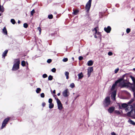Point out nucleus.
<instances>
[{"label":"nucleus","instance_id":"nucleus-1","mask_svg":"<svg viewBox=\"0 0 135 135\" xmlns=\"http://www.w3.org/2000/svg\"><path fill=\"white\" fill-rule=\"evenodd\" d=\"M127 74L123 75L119 79L116 80V83H120V84L122 85L123 87L128 86V83L125 82L127 79Z\"/></svg>","mask_w":135,"mask_h":135},{"label":"nucleus","instance_id":"nucleus-2","mask_svg":"<svg viewBox=\"0 0 135 135\" xmlns=\"http://www.w3.org/2000/svg\"><path fill=\"white\" fill-rule=\"evenodd\" d=\"M16 60L17 61L14 64L13 66L12 69V70L13 71H16L19 69V64H20V60L19 59H17Z\"/></svg>","mask_w":135,"mask_h":135},{"label":"nucleus","instance_id":"nucleus-3","mask_svg":"<svg viewBox=\"0 0 135 135\" xmlns=\"http://www.w3.org/2000/svg\"><path fill=\"white\" fill-rule=\"evenodd\" d=\"M92 0H89L85 6V8L86 10V12L87 13V14H86V15L88 16H89V15L88 13L89 12V11L91 7Z\"/></svg>","mask_w":135,"mask_h":135},{"label":"nucleus","instance_id":"nucleus-4","mask_svg":"<svg viewBox=\"0 0 135 135\" xmlns=\"http://www.w3.org/2000/svg\"><path fill=\"white\" fill-rule=\"evenodd\" d=\"M110 97L107 96L105 98L103 102V104L104 107H107L110 104Z\"/></svg>","mask_w":135,"mask_h":135},{"label":"nucleus","instance_id":"nucleus-5","mask_svg":"<svg viewBox=\"0 0 135 135\" xmlns=\"http://www.w3.org/2000/svg\"><path fill=\"white\" fill-rule=\"evenodd\" d=\"M56 100L57 103L58 108L60 110H61L63 108V107L61 101L58 98L56 99Z\"/></svg>","mask_w":135,"mask_h":135},{"label":"nucleus","instance_id":"nucleus-6","mask_svg":"<svg viewBox=\"0 0 135 135\" xmlns=\"http://www.w3.org/2000/svg\"><path fill=\"white\" fill-rule=\"evenodd\" d=\"M10 119V118L8 117L5 118L3 120L1 128L3 129L6 126V125L7 124Z\"/></svg>","mask_w":135,"mask_h":135},{"label":"nucleus","instance_id":"nucleus-7","mask_svg":"<svg viewBox=\"0 0 135 135\" xmlns=\"http://www.w3.org/2000/svg\"><path fill=\"white\" fill-rule=\"evenodd\" d=\"M118 105L119 106V108L120 109L123 108H126L128 106V105L126 103H123L121 104L119 103H117Z\"/></svg>","mask_w":135,"mask_h":135},{"label":"nucleus","instance_id":"nucleus-8","mask_svg":"<svg viewBox=\"0 0 135 135\" xmlns=\"http://www.w3.org/2000/svg\"><path fill=\"white\" fill-rule=\"evenodd\" d=\"M68 90V89H66L63 91L62 95L64 97H67L69 95V93Z\"/></svg>","mask_w":135,"mask_h":135},{"label":"nucleus","instance_id":"nucleus-9","mask_svg":"<svg viewBox=\"0 0 135 135\" xmlns=\"http://www.w3.org/2000/svg\"><path fill=\"white\" fill-rule=\"evenodd\" d=\"M116 94V92L115 91H114L112 92L111 94V98L112 100H115Z\"/></svg>","mask_w":135,"mask_h":135},{"label":"nucleus","instance_id":"nucleus-10","mask_svg":"<svg viewBox=\"0 0 135 135\" xmlns=\"http://www.w3.org/2000/svg\"><path fill=\"white\" fill-rule=\"evenodd\" d=\"M104 31L107 33H109L111 30V28L109 26H108L107 27H104Z\"/></svg>","mask_w":135,"mask_h":135},{"label":"nucleus","instance_id":"nucleus-11","mask_svg":"<svg viewBox=\"0 0 135 135\" xmlns=\"http://www.w3.org/2000/svg\"><path fill=\"white\" fill-rule=\"evenodd\" d=\"M115 108L114 106H112L110 107L108 109V111L109 113H112L115 110Z\"/></svg>","mask_w":135,"mask_h":135},{"label":"nucleus","instance_id":"nucleus-12","mask_svg":"<svg viewBox=\"0 0 135 135\" xmlns=\"http://www.w3.org/2000/svg\"><path fill=\"white\" fill-rule=\"evenodd\" d=\"M8 52V50H6L2 54V57H4L5 58V57L6 56Z\"/></svg>","mask_w":135,"mask_h":135},{"label":"nucleus","instance_id":"nucleus-13","mask_svg":"<svg viewBox=\"0 0 135 135\" xmlns=\"http://www.w3.org/2000/svg\"><path fill=\"white\" fill-rule=\"evenodd\" d=\"M78 79H81L83 77V75L82 72L79 73L78 74Z\"/></svg>","mask_w":135,"mask_h":135},{"label":"nucleus","instance_id":"nucleus-14","mask_svg":"<svg viewBox=\"0 0 135 135\" xmlns=\"http://www.w3.org/2000/svg\"><path fill=\"white\" fill-rule=\"evenodd\" d=\"M116 82H117V81H116L114 83V84H113V85H112V86L111 88V89L112 90H114L115 88V86H116L117 84L118 83H116Z\"/></svg>","mask_w":135,"mask_h":135},{"label":"nucleus","instance_id":"nucleus-15","mask_svg":"<svg viewBox=\"0 0 135 135\" xmlns=\"http://www.w3.org/2000/svg\"><path fill=\"white\" fill-rule=\"evenodd\" d=\"M3 32L4 34L5 35H7V32L6 27H4L3 29Z\"/></svg>","mask_w":135,"mask_h":135},{"label":"nucleus","instance_id":"nucleus-16","mask_svg":"<svg viewBox=\"0 0 135 135\" xmlns=\"http://www.w3.org/2000/svg\"><path fill=\"white\" fill-rule=\"evenodd\" d=\"M93 62L92 60L89 61L87 62L88 65V66H91L93 64Z\"/></svg>","mask_w":135,"mask_h":135},{"label":"nucleus","instance_id":"nucleus-17","mask_svg":"<svg viewBox=\"0 0 135 135\" xmlns=\"http://www.w3.org/2000/svg\"><path fill=\"white\" fill-rule=\"evenodd\" d=\"M128 122L130 123L131 124L134 125H135V122L131 119H129L128 121Z\"/></svg>","mask_w":135,"mask_h":135},{"label":"nucleus","instance_id":"nucleus-18","mask_svg":"<svg viewBox=\"0 0 135 135\" xmlns=\"http://www.w3.org/2000/svg\"><path fill=\"white\" fill-rule=\"evenodd\" d=\"M73 14L75 15H77L79 12V11L78 10H75L74 9L73 10Z\"/></svg>","mask_w":135,"mask_h":135},{"label":"nucleus","instance_id":"nucleus-19","mask_svg":"<svg viewBox=\"0 0 135 135\" xmlns=\"http://www.w3.org/2000/svg\"><path fill=\"white\" fill-rule=\"evenodd\" d=\"M93 71V68L92 67L89 68L88 69V72L90 73H91Z\"/></svg>","mask_w":135,"mask_h":135},{"label":"nucleus","instance_id":"nucleus-20","mask_svg":"<svg viewBox=\"0 0 135 135\" xmlns=\"http://www.w3.org/2000/svg\"><path fill=\"white\" fill-rule=\"evenodd\" d=\"M69 73L68 71H66L65 73V75L66 76V79H67L69 78Z\"/></svg>","mask_w":135,"mask_h":135},{"label":"nucleus","instance_id":"nucleus-21","mask_svg":"<svg viewBox=\"0 0 135 135\" xmlns=\"http://www.w3.org/2000/svg\"><path fill=\"white\" fill-rule=\"evenodd\" d=\"M131 88L133 93L135 92V86L134 85H133V86H131Z\"/></svg>","mask_w":135,"mask_h":135},{"label":"nucleus","instance_id":"nucleus-22","mask_svg":"<svg viewBox=\"0 0 135 135\" xmlns=\"http://www.w3.org/2000/svg\"><path fill=\"white\" fill-rule=\"evenodd\" d=\"M114 113L118 115H120L121 114V113L119 111L117 110H114Z\"/></svg>","mask_w":135,"mask_h":135},{"label":"nucleus","instance_id":"nucleus-23","mask_svg":"<svg viewBox=\"0 0 135 135\" xmlns=\"http://www.w3.org/2000/svg\"><path fill=\"white\" fill-rule=\"evenodd\" d=\"M54 107V104L52 103H51L49 104V108L50 109Z\"/></svg>","mask_w":135,"mask_h":135},{"label":"nucleus","instance_id":"nucleus-24","mask_svg":"<svg viewBox=\"0 0 135 135\" xmlns=\"http://www.w3.org/2000/svg\"><path fill=\"white\" fill-rule=\"evenodd\" d=\"M134 109L133 108H132V109H131V111L128 112L127 113V115L129 116H130L131 115V113L133 111Z\"/></svg>","mask_w":135,"mask_h":135},{"label":"nucleus","instance_id":"nucleus-25","mask_svg":"<svg viewBox=\"0 0 135 135\" xmlns=\"http://www.w3.org/2000/svg\"><path fill=\"white\" fill-rule=\"evenodd\" d=\"M21 65L23 66H25L26 65V62L24 60L22 61L21 62Z\"/></svg>","mask_w":135,"mask_h":135},{"label":"nucleus","instance_id":"nucleus-26","mask_svg":"<svg viewBox=\"0 0 135 135\" xmlns=\"http://www.w3.org/2000/svg\"><path fill=\"white\" fill-rule=\"evenodd\" d=\"M134 98L131 99V100L129 102H128V104H131L134 101Z\"/></svg>","mask_w":135,"mask_h":135},{"label":"nucleus","instance_id":"nucleus-27","mask_svg":"<svg viewBox=\"0 0 135 135\" xmlns=\"http://www.w3.org/2000/svg\"><path fill=\"white\" fill-rule=\"evenodd\" d=\"M53 76L51 75H49L48 78V80H49L51 81L53 79Z\"/></svg>","mask_w":135,"mask_h":135},{"label":"nucleus","instance_id":"nucleus-28","mask_svg":"<svg viewBox=\"0 0 135 135\" xmlns=\"http://www.w3.org/2000/svg\"><path fill=\"white\" fill-rule=\"evenodd\" d=\"M11 22L13 25L15 24L16 23V21L15 20L13 19H11Z\"/></svg>","mask_w":135,"mask_h":135},{"label":"nucleus","instance_id":"nucleus-29","mask_svg":"<svg viewBox=\"0 0 135 135\" xmlns=\"http://www.w3.org/2000/svg\"><path fill=\"white\" fill-rule=\"evenodd\" d=\"M130 78H131L132 81H133V83L135 81V78L133 76L131 75L130 76Z\"/></svg>","mask_w":135,"mask_h":135},{"label":"nucleus","instance_id":"nucleus-30","mask_svg":"<svg viewBox=\"0 0 135 135\" xmlns=\"http://www.w3.org/2000/svg\"><path fill=\"white\" fill-rule=\"evenodd\" d=\"M41 91V89L40 88H37L36 91L37 93H38Z\"/></svg>","mask_w":135,"mask_h":135},{"label":"nucleus","instance_id":"nucleus-31","mask_svg":"<svg viewBox=\"0 0 135 135\" xmlns=\"http://www.w3.org/2000/svg\"><path fill=\"white\" fill-rule=\"evenodd\" d=\"M23 26L24 28H27L28 27V25L27 23H24Z\"/></svg>","mask_w":135,"mask_h":135},{"label":"nucleus","instance_id":"nucleus-32","mask_svg":"<svg viewBox=\"0 0 135 135\" xmlns=\"http://www.w3.org/2000/svg\"><path fill=\"white\" fill-rule=\"evenodd\" d=\"M48 17L49 19H52L53 18V15L52 14L49 15Z\"/></svg>","mask_w":135,"mask_h":135},{"label":"nucleus","instance_id":"nucleus-33","mask_svg":"<svg viewBox=\"0 0 135 135\" xmlns=\"http://www.w3.org/2000/svg\"><path fill=\"white\" fill-rule=\"evenodd\" d=\"M35 13V11L34 9H33L31 11V16H32L34 13Z\"/></svg>","mask_w":135,"mask_h":135},{"label":"nucleus","instance_id":"nucleus-34","mask_svg":"<svg viewBox=\"0 0 135 135\" xmlns=\"http://www.w3.org/2000/svg\"><path fill=\"white\" fill-rule=\"evenodd\" d=\"M68 59L67 58H64L62 60V61L64 62H66L68 61Z\"/></svg>","mask_w":135,"mask_h":135},{"label":"nucleus","instance_id":"nucleus-35","mask_svg":"<svg viewBox=\"0 0 135 135\" xmlns=\"http://www.w3.org/2000/svg\"><path fill=\"white\" fill-rule=\"evenodd\" d=\"M126 32L127 33H129L131 31V29L130 28H127L126 29Z\"/></svg>","mask_w":135,"mask_h":135},{"label":"nucleus","instance_id":"nucleus-36","mask_svg":"<svg viewBox=\"0 0 135 135\" xmlns=\"http://www.w3.org/2000/svg\"><path fill=\"white\" fill-rule=\"evenodd\" d=\"M70 86L71 88H73L75 87V85H74V84L73 83H72L70 84Z\"/></svg>","mask_w":135,"mask_h":135},{"label":"nucleus","instance_id":"nucleus-37","mask_svg":"<svg viewBox=\"0 0 135 135\" xmlns=\"http://www.w3.org/2000/svg\"><path fill=\"white\" fill-rule=\"evenodd\" d=\"M56 69L55 68H52L51 70V71L53 73H55L56 71Z\"/></svg>","mask_w":135,"mask_h":135},{"label":"nucleus","instance_id":"nucleus-38","mask_svg":"<svg viewBox=\"0 0 135 135\" xmlns=\"http://www.w3.org/2000/svg\"><path fill=\"white\" fill-rule=\"evenodd\" d=\"M79 60H83V56H79Z\"/></svg>","mask_w":135,"mask_h":135},{"label":"nucleus","instance_id":"nucleus-39","mask_svg":"<svg viewBox=\"0 0 135 135\" xmlns=\"http://www.w3.org/2000/svg\"><path fill=\"white\" fill-rule=\"evenodd\" d=\"M47 77V75L46 74H44L42 75V77L44 78H45Z\"/></svg>","mask_w":135,"mask_h":135},{"label":"nucleus","instance_id":"nucleus-40","mask_svg":"<svg viewBox=\"0 0 135 135\" xmlns=\"http://www.w3.org/2000/svg\"><path fill=\"white\" fill-rule=\"evenodd\" d=\"M52 99L51 98H50L48 102H49V103L50 104H51V103H52Z\"/></svg>","mask_w":135,"mask_h":135},{"label":"nucleus","instance_id":"nucleus-41","mask_svg":"<svg viewBox=\"0 0 135 135\" xmlns=\"http://www.w3.org/2000/svg\"><path fill=\"white\" fill-rule=\"evenodd\" d=\"M51 61L52 60L50 59H48L47 61V62L48 63H50Z\"/></svg>","mask_w":135,"mask_h":135},{"label":"nucleus","instance_id":"nucleus-42","mask_svg":"<svg viewBox=\"0 0 135 135\" xmlns=\"http://www.w3.org/2000/svg\"><path fill=\"white\" fill-rule=\"evenodd\" d=\"M38 30L39 31V34H41V28L39 27L38 28Z\"/></svg>","mask_w":135,"mask_h":135},{"label":"nucleus","instance_id":"nucleus-43","mask_svg":"<svg viewBox=\"0 0 135 135\" xmlns=\"http://www.w3.org/2000/svg\"><path fill=\"white\" fill-rule=\"evenodd\" d=\"M40 96L41 97L44 98L45 97V94L44 93H42L41 94Z\"/></svg>","mask_w":135,"mask_h":135},{"label":"nucleus","instance_id":"nucleus-44","mask_svg":"<svg viewBox=\"0 0 135 135\" xmlns=\"http://www.w3.org/2000/svg\"><path fill=\"white\" fill-rule=\"evenodd\" d=\"M108 55L109 56H111L113 55V53L111 51H109L108 53Z\"/></svg>","mask_w":135,"mask_h":135},{"label":"nucleus","instance_id":"nucleus-45","mask_svg":"<svg viewBox=\"0 0 135 135\" xmlns=\"http://www.w3.org/2000/svg\"><path fill=\"white\" fill-rule=\"evenodd\" d=\"M97 27H95V28H94V30L95 31V34H96L97 33Z\"/></svg>","mask_w":135,"mask_h":135},{"label":"nucleus","instance_id":"nucleus-46","mask_svg":"<svg viewBox=\"0 0 135 135\" xmlns=\"http://www.w3.org/2000/svg\"><path fill=\"white\" fill-rule=\"evenodd\" d=\"M119 70V69L118 68L115 69L114 71V72L115 73H116L118 72V70Z\"/></svg>","mask_w":135,"mask_h":135},{"label":"nucleus","instance_id":"nucleus-47","mask_svg":"<svg viewBox=\"0 0 135 135\" xmlns=\"http://www.w3.org/2000/svg\"><path fill=\"white\" fill-rule=\"evenodd\" d=\"M97 35H98L100 36H101V35L100 34V33L99 32H97Z\"/></svg>","mask_w":135,"mask_h":135},{"label":"nucleus","instance_id":"nucleus-48","mask_svg":"<svg viewBox=\"0 0 135 135\" xmlns=\"http://www.w3.org/2000/svg\"><path fill=\"white\" fill-rule=\"evenodd\" d=\"M91 73H90L88 71L87 75H88V77H89L91 75Z\"/></svg>","mask_w":135,"mask_h":135},{"label":"nucleus","instance_id":"nucleus-49","mask_svg":"<svg viewBox=\"0 0 135 135\" xmlns=\"http://www.w3.org/2000/svg\"><path fill=\"white\" fill-rule=\"evenodd\" d=\"M46 105V104L45 102H43L42 103V105L43 107H44Z\"/></svg>","mask_w":135,"mask_h":135},{"label":"nucleus","instance_id":"nucleus-50","mask_svg":"<svg viewBox=\"0 0 135 135\" xmlns=\"http://www.w3.org/2000/svg\"><path fill=\"white\" fill-rule=\"evenodd\" d=\"M115 6L117 7H119V4H115Z\"/></svg>","mask_w":135,"mask_h":135},{"label":"nucleus","instance_id":"nucleus-51","mask_svg":"<svg viewBox=\"0 0 135 135\" xmlns=\"http://www.w3.org/2000/svg\"><path fill=\"white\" fill-rule=\"evenodd\" d=\"M51 93H53L54 94H55V93H56L55 90H53L52 92V93L51 92Z\"/></svg>","mask_w":135,"mask_h":135},{"label":"nucleus","instance_id":"nucleus-52","mask_svg":"<svg viewBox=\"0 0 135 135\" xmlns=\"http://www.w3.org/2000/svg\"><path fill=\"white\" fill-rule=\"evenodd\" d=\"M56 96V95H55V94H54V95H53V97H55V99H56V98H55V97Z\"/></svg>","mask_w":135,"mask_h":135},{"label":"nucleus","instance_id":"nucleus-53","mask_svg":"<svg viewBox=\"0 0 135 135\" xmlns=\"http://www.w3.org/2000/svg\"><path fill=\"white\" fill-rule=\"evenodd\" d=\"M95 35H94V37H95V38H97V36H96V34H95Z\"/></svg>","mask_w":135,"mask_h":135},{"label":"nucleus","instance_id":"nucleus-54","mask_svg":"<svg viewBox=\"0 0 135 135\" xmlns=\"http://www.w3.org/2000/svg\"><path fill=\"white\" fill-rule=\"evenodd\" d=\"M38 41H39L38 42L39 44H40V42H41V40H38Z\"/></svg>","mask_w":135,"mask_h":135},{"label":"nucleus","instance_id":"nucleus-55","mask_svg":"<svg viewBox=\"0 0 135 135\" xmlns=\"http://www.w3.org/2000/svg\"><path fill=\"white\" fill-rule=\"evenodd\" d=\"M60 93H59L57 94V95L58 96H60Z\"/></svg>","mask_w":135,"mask_h":135},{"label":"nucleus","instance_id":"nucleus-56","mask_svg":"<svg viewBox=\"0 0 135 135\" xmlns=\"http://www.w3.org/2000/svg\"><path fill=\"white\" fill-rule=\"evenodd\" d=\"M18 23L19 24L21 23V21L19 20H18Z\"/></svg>","mask_w":135,"mask_h":135},{"label":"nucleus","instance_id":"nucleus-57","mask_svg":"<svg viewBox=\"0 0 135 135\" xmlns=\"http://www.w3.org/2000/svg\"><path fill=\"white\" fill-rule=\"evenodd\" d=\"M60 86L61 85V84L59 83H57Z\"/></svg>","mask_w":135,"mask_h":135},{"label":"nucleus","instance_id":"nucleus-58","mask_svg":"<svg viewBox=\"0 0 135 135\" xmlns=\"http://www.w3.org/2000/svg\"><path fill=\"white\" fill-rule=\"evenodd\" d=\"M133 85L135 86V81L133 83Z\"/></svg>","mask_w":135,"mask_h":135},{"label":"nucleus","instance_id":"nucleus-59","mask_svg":"<svg viewBox=\"0 0 135 135\" xmlns=\"http://www.w3.org/2000/svg\"><path fill=\"white\" fill-rule=\"evenodd\" d=\"M83 7V8H84V6H83V5H82L81 6H80V7Z\"/></svg>","mask_w":135,"mask_h":135},{"label":"nucleus","instance_id":"nucleus-60","mask_svg":"<svg viewBox=\"0 0 135 135\" xmlns=\"http://www.w3.org/2000/svg\"><path fill=\"white\" fill-rule=\"evenodd\" d=\"M72 59H73V61H74V57H72Z\"/></svg>","mask_w":135,"mask_h":135},{"label":"nucleus","instance_id":"nucleus-61","mask_svg":"<svg viewBox=\"0 0 135 135\" xmlns=\"http://www.w3.org/2000/svg\"><path fill=\"white\" fill-rule=\"evenodd\" d=\"M133 70L135 71V68H134L133 69Z\"/></svg>","mask_w":135,"mask_h":135},{"label":"nucleus","instance_id":"nucleus-62","mask_svg":"<svg viewBox=\"0 0 135 135\" xmlns=\"http://www.w3.org/2000/svg\"><path fill=\"white\" fill-rule=\"evenodd\" d=\"M100 40H101V39H102V38L101 37V36H100Z\"/></svg>","mask_w":135,"mask_h":135},{"label":"nucleus","instance_id":"nucleus-63","mask_svg":"<svg viewBox=\"0 0 135 135\" xmlns=\"http://www.w3.org/2000/svg\"><path fill=\"white\" fill-rule=\"evenodd\" d=\"M78 96H79L78 95L77 96L75 99H76V98H77L78 97Z\"/></svg>","mask_w":135,"mask_h":135},{"label":"nucleus","instance_id":"nucleus-64","mask_svg":"<svg viewBox=\"0 0 135 135\" xmlns=\"http://www.w3.org/2000/svg\"><path fill=\"white\" fill-rule=\"evenodd\" d=\"M26 64H27V65H28V62H27Z\"/></svg>","mask_w":135,"mask_h":135}]
</instances>
